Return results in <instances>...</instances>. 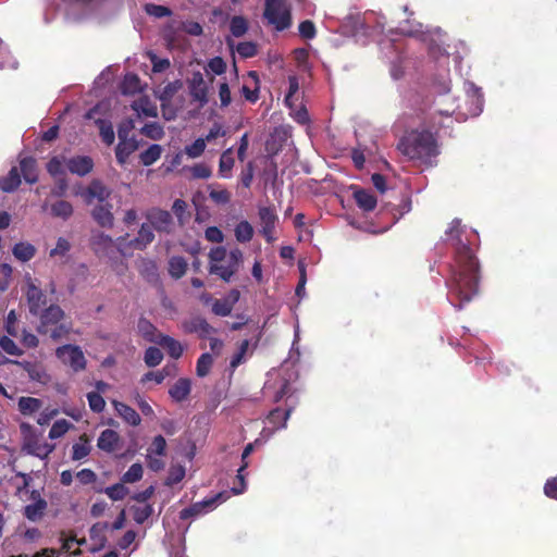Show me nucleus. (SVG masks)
<instances>
[{
  "label": "nucleus",
  "instance_id": "393cba45",
  "mask_svg": "<svg viewBox=\"0 0 557 557\" xmlns=\"http://www.w3.org/2000/svg\"><path fill=\"white\" fill-rule=\"evenodd\" d=\"M21 185V174L16 166H13L7 176L0 178V189L4 193H12Z\"/></svg>",
  "mask_w": 557,
  "mask_h": 557
},
{
  "label": "nucleus",
  "instance_id": "e433bc0d",
  "mask_svg": "<svg viewBox=\"0 0 557 557\" xmlns=\"http://www.w3.org/2000/svg\"><path fill=\"white\" fill-rule=\"evenodd\" d=\"M209 272L211 274L218 275L224 282H230L232 276L237 271H235V267L234 265H231L227 262L226 264L210 263Z\"/></svg>",
  "mask_w": 557,
  "mask_h": 557
},
{
  "label": "nucleus",
  "instance_id": "c756f323",
  "mask_svg": "<svg viewBox=\"0 0 557 557\" xmlns=\"http://www.w3.org/2000/svg\"><path fill=\"white\" fill-rule=\"evenodd\" d=\"M95 124L99 128V135H100L102 141L107 146H111L114 143V139H115V135H114V129H113L112 123L109 120L97 119L95 121Z\"/></svg>",
  "mask_w": 557,
  "mask_h": 557
},
{
  "label": "nucleus",
  "instance_id": "37998d69",
  "mask_svg": "<svg viewBox=\"0 0 557 557\" xmlns=\"http://www.w3.org/2000/svg\"><path fill=\"white\" fill-rule=\"evenodd\" d=\"M131 510L133 512V519L137 524H143L153 513V508L149 504L133 506Z\"/></svg>",
  "mask_w": 557,
  "mask_h": 557
},
{
  "label": "nucleus",
  "instance_id": "b1692460",
  "mask_svg": "<svg viewBox=\"0 0 557 557\" xmlns=\"http://www.w3.org/2000/svg\"><path fill=\"white\" fill-rule=\"evenodd\" d=\"M132 109L137 112L138 116L156 117L158 110L148 97H141L132 103Z\"/></svg>",
  "mask_w": 557,
  "mask_h": 557
},
{
  "label": "nucleus",
  "instance_id": "a18cd8bd",
  "mask_svg": "<svg viewBox=\"0 0 557 557\" xmlns=\"http://www.w3.org/2000/svg\"><path fill=\"white\" fill-rule=\"evenodd\" d=\"M187 203L183 199L174 200L172 205V211L176 216L180 225H184L185 222L189 219V213L187 212Z\"/></svg>",
  "mask_w": 557,
  "mask_h": 557
},
{
  "label": "nucleus",
  "instance_id": "0e129e2a",
  "mask_svg": "<svg viewBox=\"0 0 557 557\" xmlns=\"http://www.w3.org/2000/svg\"><path fill=\"white\" fill-rule=\"evenodd\" d=\"M255 164L249 161L240 172V183L244 187L249 188L253 181Z\"/></svg>",
  "mask_w": 557,
  "mask_h": 557
},
{
  "label": "nucleus",
  "instance_id": "338daca9",
  "mask_svg": "<svg viewBox=\"0 0 557 557\" xmlns=\"http://www.w3.org/2000/svg\"><path fill=\"white\" fill-rule=\"evenodd\" d=\"M207 71L222 75L226 71V63L221 57H214L208 62Z\"/></svg>",
  "mask_w": 557,
  "mask_h": 557
},
{
  "label": "nucleus",
  "instance_id": "4d7b16f0",
  "mask_svg": "<svg viewBox=\"0 0 557 557\" xmlns=\"http://www.w3.org/2000/svg\"><path fill=\"white\" fill-rule=\"evenodd\" d=\"M249 348V341L244 339L240 342L238 351L232 357L230 367L231 369L235 370L243 361L244 357Z\"/></svg>",
  "mask_w": 557,
  "mask_h": 557
},
{
  "label": "nucleus",
  "instance_id": "864d4df0",
  "mask_svg": "<svg viewBox=\"0 0 557 557\" xmlns=\"http://www.w3.org/2000/svg\"><path fill=\"white\" fill-rule=\"evenodd\" d=\"M234 307L231 306L224 298L214 299L212 302V313L218 317H228Z\"/></svg>",
  "mask_w": 557,
  "mask_h": 557
},
{
  "label": "nucleus",
  "instance_id": "1a4fd4ad",
  "mask_svg": "<svg viewBox=\"0 0 557 557\" xmlns=\"http://www.w3.org/2000/svg\"><path fill=\"white\" fill-rule=\"evenodd\" d=\"M146 218L151 226L159 233L170 234L173 230V218L166 210L152 208L147 212Z\"/></svg>",
  "mask_w": 557,
  "mask_h": 557
},
{
  "label": "nucleus",
  "instance_id": "8fccbe9b",
  "mask_svg": "<svg viewBox=\"0 0 557 557\" xmlns=\"http://www.w3.org/2000/svg\"><path fill=\"white\" fill-rule=\"evenodd\" d=\"M140 133L143 135H145L146 137H148L150 139H154V140L161 139L164 134L163 128L157 122H151V123L145 124L141 127Z\"/></svg>",
  "mask_w": 557,
  "mask_h": 557
},
{
  "label": "nucleus",
  "instance_id": "6e6552de",
  "mask_svg": "<svg viewBox=\"0 0 557 557\" xmlns=\"http://www.w3.org/2000/svg\"><path fill=\"white\" fill-rule=\"evenodd\" d=\"M258 215L261 224L260 233L268 243H272L274 238L275 224L278 221L274 207H259Z\"/></svg>",
  "mask_w": 557,
  "mask_h": 557
},
{
  "label": "nucleus",
  "instance_id": "bf43d9fd",
  "mask_svg": "<svg viewBox=\"0 0 557 557\" xmlns=\"http://www.w3.org/2000/svg\"><path fill=\"white\" fill-rule=\"evenodd\" d=\"M146 12L158 18L166 17L172 14L170 8L161 4L149 3L146 5Z\"/></svg>",
  "mask_w": 557,
  "mask_h": 557
},
{
  "label": "nucleus",
  "instance_id": "4be33fe9",
  "mask_svg": "<svg viewBox=\"0 0 557 557\" xmlns=\"http://www.w3.org/2000/svg\"><path fill=\"white\" fill-rule=\"evenodd\" d=\"M111 208V205H99L92 209L91 216L100 226L112 227L114 218Z\"/></svg>",
  "mask_w": 557,
  "mask_h": 557
},
{
  "label": "nucleus",
  "instance_id": "5701e85b",
  "mask_svg": "<svg viewBox=\"0 0 557 557\" xmlns=\"http://www.w3.org/2000/svg\"><path fill=\"white\" fill-rule=\"evenodd\" d=\"M157 344L166 349L170 357L174 359H178L183 355L184 347L182 344L169 335L159 334Z\"/></svg>",
  "mask_w": 557,
  "mask_h": 557
},
{
  "label": "nucleus",
  "instance_id": "20e7f679",
  "mask_svg": "<svg viewBox=\"0 0 557 557\" xmlns=\"http://www.w3.org/2000/svg\"><path fill=\"white\" fill-rule=\"evenodd\" d=\"M263 16L277 32H283L292 25L290 7L286 0H265Z\"/></svg>",
  "mask_w": 557,
  "mask_h": 557
},
{
  "label": "nucleus",
  "instance_id": "f03ea898",
  "mask_svg": "<svg viewBox=\"0 0 557 557\" xmlns=\"http://www.w3.org/2000/svg\"><path fill=\"white\" fill-rule=\"evenodd\" d=\"M398 149L409 159L424 164H431L432 159L440 153L436 138L425 129L406 133L398 143Z\"/></svg>",
  "mask_w": 557,
  "mask_h": 557
},
{
  "label": "nucleus",
  "instance_id": "69168bd1",
  "mask_svg": "<svg viewBox=\"0 0 557 557\" xmlns=\"http://www.w3.org/2000/svg\"><path fill=\"white\" fill-rule=\"evenodd\" d=\"M185 476V469L182 466L173 467L169 471V475L166 478V485H175L180 483Z\"/></svg>",
  "mask_w": 557,
  "mask_h": 557
},
{
  "label": "nucleus",
  "instance_id": "c9c22d12",
  "mask_svg": "<svg viewBox=\"0 0 557 557\" xmlns=\"http://www.w3.org/2000/svg\"><path fill=\"white\" fill-rule=\"evenodd\" d=\"M141 90L140 79L136 74L129 73L124 76L121 84V91L124 95H135Z\"/></svg>",
  "mask_w": 557,
  "mask_h": 557
},
{
  "label": "nucleus",
  "instance_id": "7ed1b4c3",
  "mask_svg": "<svg viewBox=\"0 0 557 557\" xmlns=\"http://www.w3.org/2000/svg\"><path fill=\"white\" fill-rule=\"evenodd\" d=\"M22 436V450L28 455L47 459L55 446L44 440L42 432H38L32 424L22 422L20 424Z\"/></svg>",
  "mask_w": 557,
  "mask_h": 557
},
{
  "label": "nucleus",
  "instance_id": "7c9ffc66",
  "mask_svg": "<svg viewBox=\"0 0 557 557\" xmlns=\"http://www.w3.org/2000/svg\"><path fill=\"white\" fill-rule=\"evenodd\" d=\"M17 406L22 414L30 416L41 408L42 401L39 398L23 396L18 399Z\"/></svg>",
  "mask_w": 557,
  "mask_h": 557
},
{
  "label": "nucleus",
  "instance_id": "a19ab883",
  "mask_svg": "<svg viewBox=\"0 0 557 557\" xmlns=\"http://www.w3.org/2000/svg\"><path fill=\"white\" fill-rule=\"evenodd\" d=\"M213 366V357L209 352H203L197 360L196 373L199 377H205L210 373Z\"/></svg>",
  "mask_w": 557,
  "mask_h": 557
},
{
  "label": "nucleus",
  "instance_id": "5fc2aeb1",
  "mask_svg": "<svg viewBox=\"0 0 557 557\" xmlns=\"http://www.w3.org/2000/svg\"><path fill=\"white\" fill-rule=\"evenodd\" d=\"M87 400H88L89 408L94 412L100 413L104 410L106 401H104L103 397L101 396V394H99L97 392H89L87 394Z\"/></svg>",
  "mask_w": 557,
  "mask_h": 557
},
{
  "label": "nucleus",
  "instance_id": "603ef678",
  "mask_svg": "<svg viewBox=\"0 0 557 557\" xmlns=\"http://www.w3.org/2000/svg\"><path fill=\"white\" fill-rule=\"evenodd\" d=\"M143 466L138 462L133 463L128 470L123 474L122 482L123 483H135L143 478Z\"/></svg>",
  "mask_w": 557,
  "mask_h": 557
},
{
  "label": "nucleus",
  "instance_id": "2f4dec72",
  "mask_svg": "<svg viewBox=\"0 0 557 557\" xmlns=\"http://www.w3.org/2000/svg\"><path fill=\"white\" fill-rule=\"evenodd\" d=\"M89 440L86 434L79 436V441L72 446V460L78 461L90 454Z\"/></svg>",
  "mask_w": 557,
  "mask_h": 557
},
{
  "label": "nucleus",
  "instance_id": "de8ad7c7",
  "mask_svg": "<svg viewBox=\"0 0 557 557\" xmlns=\"http://www.w3.org/2000/svg\"><path fill=\"white\" fill-rule=\"evenodd\" d=\"M163 359L162 351L154 346H150L146 349L144 360L148 367H157Z\"/></svg>",
  "mask_w": 557,
  "mask_h": 557
},
{
  "label": "nucleus",
  "instance_id": "ddd939ff",
  "mask_svg": "<svg viewBox=\"0 0 557 557\" xmlns=\"http://www.w3.org/2000/svg\"><path fill=\"white\" fill-rule=\"evenodd\" d=\"M26 298L29 307V312L38 315L44 307L47 305V296L41 288L36 286L33 282L27 285Z\"/></svg>",
  "mask_w": 557,
  "mask_h": 557
},
{
  "label": "nucleus",
  "instance_id": "0eeeda50",
  "mask_svg": "<svg viewBox=\"0 0 557 557\" xmlns=\"http://www.w3.org/2000/svg\"><path fill=\"white\" fill-rule=\"evenodd\" d=\"M187 85L193 100L197 101L200 107L208 103L209 88L201 72H193L190 78L187 79Z\"/></svg>",
  "mask_w": 557,
  "mask_h": 557
},
{
  "label": "nucleus",
  "instance_id": "aec40b11",
  "mask_svg": "<svg viewBox=\"0 0 557 557\" xmlns=\"http://www.w3.org/2000/svg\"><path fill=\"white\" fill-rule=\"evenodd\" d=\"M354 199L357 206L364 212H371L377 205L376 197L369 190L358 188L354 191Z\"/></svg>",
  "mask_w": 557,
  "mask_h": 557
},
{
  "label": "nucleus",
  "instance_id": "13d9d810",
  "mask_svg": "<svg viewBox=\"0 0 557 557\" xmlns=\"http://www.w3.org/2000/svg\"><path fill=\"white\" fill-rule=\"evenodd\" d=\"M0 347L3 351L12 356H21L23 354V350L16 345V343L8 336L1 337Z\"/></svg>",
  "mask_w": 557,
  "mask_h": 557
},
{
  "label": "nucleus",
  "instance_id": "423d86ee",
  "mask_svg": "<svg viewBox=\"0 0 557 557\" xmlns=\"http://www.w3.org/2000/svg\"><path fill=\"white\" fill-rule=\"evenodd\" d=\"M225 492H220L212 497L206 498L201 502L191 504L189 507L184 508L180 511V519L187 520L195 518L212 510L218 504H221L227 499Z\"/></svg>",
  "mask_w": 557,
  "mask_h": 557
},
{
  "label": "nucleus",
  "instance_id": "f257e3e1",
  "mask_svg": "<svg viewBox=\"0 0 557 557\" xmlns=\"http://www.w3.org/2000/svg\"><path fill=\"white\" fill-rule=\"evenodd\" d=\"M462 233L460 220L454 219L446 235L455 246V264L451 265L450 278L446 284L450 293L456 295L459 300L458 309H461L463 304L469 302L478 294L480 282L478 258L473 249L462 242Z\"/></svg>",
  "mask_w": 557,
  "mask_h": 557
},
{
  "label": "nucleus",
  "instance_id": "49530a36",
  "mask_svg": "<svg viewBox=\"0 0 557 557\" xmlns=\"http://www.w3.org/2000/svg\"><path fill=\"white\" fill-rule=\"evenodd\" d=\"M209 197L216 205H226L231 201V193L225 189H214L213 185L208 186Z\"/></svg>",
  "mask_w": 557,
  "mask_h": 557
},
{
  "label": "nucleus",
  "instance_id": "c85d7f7f",
  "mask_svg": "<svg viewBox=\"0 0 557 557\" xmlns=\"http://www.w3.org/2000/svg\"><path fill=\"white\" fill-rule=\"evenodd\" d=\"M73 212L72 203L66 200H58L50 206V213L54 218L67 220L73 215Z\"/></svg>",
  "mask_w": 557,
  "mask_h": 557
},
{
  "label": "nucleus",
  "instance_id": "6ab92c4d",
  "mask_svg": "<svg viewBox=\"0 0 557 557\" xmlns=\"http://www.w3.org/2000/svg\"><path fill=\"white\" fill-rule=\"evenodd\" d=\"M119 442V433L114 430L106 429L100 433L97 441V446L103 451L112 453L116 449Z\"/></svg>",
  "mask_w": 557,
  "mask_h": 557
},
{
  "label": "nucleus",
  "instance_id": "2eb2a0df",
  "mask_svg": "<svg viewBox=\"0 0 557 557\" xmlns=\"http://www.w3.org/2000/svg\"><path fill=\"white\" fill-rule=\"evenodd\" d=\"M153 230L150 223L141 224L137 236L129 242V246L134 249L144 250L154 239Z\"/></svg>",
  "mask_w": 557,
  "mask_h": 557
},
{
  "label": "nucleus",
  "instance_id": "e2e57ef3",
  "mask_svg": "<svg viewBox=\"0 0 557 557\" xmlns=\"http://www.w3.org/2000/svg\"><path fill=\"white\" fill-rule=\"evenodd\" d=\"M193 178H209L212 175V170L205 163H197L189 169Z\"/></svg>",
  "mask_w": 557,
  "mask_h": 557
},
{
  "label": "nucleus",
  "instance_id": "a211bd4d",
  "mask_svg": "<svg viewBox=\"0 0 557 557\" xmlns=\"http://www.w3.org/2000/svg\"><path fill=\"white\" fill-rule=\"evenodd\" d=\"M21 175L28 184L38 182V168L37 161L33 157H24L20 160Z\"/></svg>",
  "mask_w": 557,
  "mask_h": 557
},
{
  "label": "nucleus",
  "instance_id": "f704fd0d",
  "mask_svg": "<svg viewBox=\"0 0 557 557\" xmlns=\"http://www.w3.org/2000/svg\"><path fill=\"white\" fill-rule=\"evenodd\" d=\"M187 271V262L184 257L173 256L169 260V273L173 278H181Z\"/></svg>",
  "mask_w": 557,
  "mask_h": 557
},
{
  "label": "nucleus",
  "instance_id": "bb28decb",
  "mask_svg": "<svg viewBox=\"0 0 557 557\" xmlns=\"http://www.w3.org/2000/svg\"><path fill=\"white\" fill-rule=\"evenodd\" d=\"M137 329L139 334L150 343H156L159 339V334H157V327L146 318L141 317L138 320Z\"/></svg>",
  "mask_w": 557,
  "mask_h": 557
},
{
  "label": "nucleus",
  "instance_id": "473e14b6",
  "mask_svg": "<svg viewBox=\"0 0 557 557\" xmlns=\"http://www.w3.org/2000/svg\"><path fill=\"white\" fill-rule=\"evenodd\" d=\"M292 408L289 409H281L275 408L270 411L268 414L269 423L273 424L276 429H282L286 426V422L290 416Z\"/></svg>",
  "mask_w": 557,
  "mask_h": 557
},
{
  "label": "nucleus",
  "instance_id": "9d476101",
  "mask_svg": "<svg viewBox=\"0 0 557 557\" xmlns=\"http://www.w3.org/2000/svg\"><path fill=\"white\" fill-rule=\"evenodd\" d=\"M40 321L37 326V332L39 334H47L48 329L51 325H54L58 322H61L65 319L64 310L58 305H50L48 308H45L40 311Z\"/></svg>",
  "mask_w": 557,
  "mask_h": 557
},
{
  "label": "nucleus",
  "instance_id": "412c9836",
  "mask_svg": "<svg viewBox=\"0 0 557 557\" xmlns=\"http://www.w3.org/2000/svg\"><path fill=\"white\" fill-rule=\"evenodd\" d=\"M190 391H191L190 380L186 379V377H181L169 389V394L174 401L182 403L189 396Z\"/></svg>",
  "mask_w": 557,
  "mask_h": 557
},
{
  "label": "nucleus",
  "instance_id": "dca6fc26",
  "mask_svg": "<svg viewBox=\"0 0 557 557\" xmlns=\"http://www.w3.org/2000/svg\"><path fill=\"white\" fill-rule=\"evenodd\" d=\"M112 405L117 412V414L129 425L132 426H138L141 422V418L138 414V412L132 408L131 406L119 401L113 400Z\"/></svg>",
  "mask_w": 557,
  "mask_h": 557
},
{
  "label": "nucleus",
  "instance_id": "4c0bfd02",
  "mask_svg": "<svg viewBox=\"0 0 557 557\" xmlns=\"http://www.w3.org/2000/svg\"><path fill=\"white\" fill-rule=\"evenodd\" d=\"M162 147L158 144H153L140 153L139 159L145 166H149L160 159Z\"/></svg>",
  "mask_w": 557,
  "mask_h": 557
},
{
  "label": "nucleus",
  "instance_id": "a878e982",
  "mask_svg": "<svg viewBox=\"0 0 557 557\" xmlns=\"http://www.w3.org/2000/svg\"><path fill=\"white\" fill-rule=\"evenodd\" d=\"M47 507L48 503L46 499H38L36 503L24 507V516L29 521L36 522L44 517Z\"/></svg>",
  "mask_w": 557,
  "mask_h": 557
},
{
  "label": "nucleus",
  "instance_id": "f8f14e48",
  "mask_svg": "<svg viewBox=\"0 0 557 557\" xmlns=\"http://www.w3.org/2000/svg\"><path fill=\"white\" fill-rule=\"evenodd\" d=\"M111 189L106 186L102 181L98 178L91 180L86 189L82 193V196L86 203H91L94 200L103 202L111 196Z\"/></svg>",
  "mask_w": 557,
  "mask_h": 557
},
{
  "label": "nucleus",
  "instance_id": "4468645a",
  "mask_svg": "<svg viewBox=\"0 0 557 557\" xmlns=\"http://www.w3.org/2000/svg\"><path fill=\"white\" fill-rule=\"evenodd\" d=\"M67 170L77 176L88 175L95 166L94 160L89 156H74L65 161Z\"/></svg>",
  "mask_w": 557,
  "mask_h": 557
},
{
  "label": "nucleus",
  "instance_id": "ea45409f",
  "mask_svg": "<svg viewBox=\"0 0 557 557\" xmlns=\"http://www.w3.org/2000/svg\"><path fill=\"white\" fill-rule=\"evenodd\" d=\"M235 237L239 243H248L253 237V227L248 221H240L235 227Z\"/></svg>",
  "mask_w": 557,
  "mask_h": 557
},
{
  "label": "nucleus",
  "instance_id": "774afa93",
  "mask_svg": "<svg viewBox=\"0 0 557 557\" xmlns=\"http://www.w3.org/2000/svg\"><path fill=\"white\" fill-rule=\"evenodd\" d=\"M166 442L162 435H157L152 440L151 446L148 449L149 454H156L158 456H162L165 454Z\"/></svg>",
  "mask_w": 557,
  "mask_h": 557
},
{
  "label": "nucleus",
  "instance_id": "6e6d98bb",
  "mask_svg": "<svg viewBox=\"0 0 557 557\" xmlns=\"http://www.w3.org/2000/svg\"><path fill=\"white\" fill-rule=\"evenodd\" d=\"M236 51L242 58L248 59L258 53V47L252 41H243L237 45Z\"/></svg>",
  "mask_w": 557,
  "mask_h": 557
},
{
  "label": "nucleus",
  "instance_id": "39448f33",
  "mask_svg": "<svg viewBox=\"0 0 557 557\" xmlns=\"http://www.w3.org/2000/svg\"><path fill=\"white\" fill-rule=\"evenodd\" d=\"M55 356L74 372L86 369L87 360L82 348L77 345L66 344L55 349Z\"/></svg>",
  "mask_w": 557,
  "mask_h": 557
},
{
  "label": "nucleus",
  "instance_id": "72a5a7b5",
  "mask_svg": "<svg viewBox=\"0 0 557 557\" xmlns=\"http://www.w3.org/2000/svg\"><path fill=\"white\" fill-rule=\"evenodd\" d=\"M13 255L22 262H27L36 255V248L29 243H17L13 247Z\"/></svg>",
  "mask_w": 557,
  "mask_h": 557
},
{
  "label": "nucleus",
  "instance_id": "c03bdc74",
  "mask_svg": "<svg viewBox=\"0 0 557 557\" xmlns=\"http://www.w3.org/2000/svg\"><path fill=\"white\" fill-rule=\"evenodd\" d=\"M230 30L233 36L242 37L248 30V23L244 16H233L230 22Z\"/></svg>",
  "mask_w": 557,
  "mask_h": 557
},
{
  "label": "nucleus",
  "instance_id": "cd10ccee",
  "mask_svg": "<svg viewBox=\"0 0 557 557\" xmlns=\"http://www.w3.org/2000/svg\"><path fill=\"white\" fill-rule=\"evenodd\" d=\"M235 159L233 157V149L228 148L222 152L219 161V175L223 178L231 176V172L234 168Z\"/></svg>",
  "mask_w": 557,
  "mask_h": 557
},
{
  "label": "nucleus",
  "instance_id": "58836bf2",
  "mask_svg": "<svg viewBox=\"0 0 557 557\" xmlns=\"http://www.w3.org/2000/svg\"><path fill=\"white\" fill-rule=\"evenodd\" d=\"M48 330L49 331L47 332L46 335H48L54 342H58L62 338H65L71 333L72 322L65 321V319H64L61 321V323L58 326H55V329L49 327Z\"/></svg>",
  "mask_w": 557,
  "mask_h": 557
},
{
  "label": "nucleus",
  "instance_id": "3c124183",
  "mask_svg": "<svg viewBox=\"0 0 557 557\" xmlns=\"http://www.w3.org/2000/svg\"><path fill=\"white\" fill-rule=\"evenodd\" d=\"M71 426L72 424L65 419L57 420L49 431V438L57 440L62 437Z\"/></svg>",
  "mask_w": 557,
  "mask_h": 557
},
{
  "label": "nucleus",
  "instance_id": "052dcab7",
  "mask_svg": "<svg viewBox=\"0 0 557 557\" xmlns=\"http://www.w3.org/2000/svg\"><path fill=\"white\" fill-rule=\"evenodd\" d=\"M206 149V140L197 138L191 145L185 148L186 154L190 158L200 157Z\"/></svg>",
  "mask_w": 557,
  "mask_h": 557
},
{
  "label": "nucleus",
  "instance_id": "09e8293b",
  "mask_svg": "<svg viewBox=\"0 0 557 557\" xmlns=\"http://www.w3.org/2000/svg\"><path fill=\"white\" fill-rule=\"evenodd\" d=\"M182 88L181 81H174L166 84L159 95V99L162 103L171 101L174 95Z\"/></svg>",
  "mask_w": 557,
  "mask_h": 557
},
{
  "label": "nucleus",
  "instance_id": "9b49d317",
  "mask_svg": "<svg viewBox=\"0 0 557 557\" xmlns=\"http://www.w3.org/2000/svg\"><path fill=\"white\" fill-rule=\"evenodd\" d=\"M182 327L185 333L197 334L199 338H207L209 334L216 332V330L208 323V321L200 317L195 315L182 322Z\"/></svg>",
  "mask_w": 557,
  "mask_h": 557
},
{
  "label": "nucleus",
  "instance_id": "79ce46f5",
  "mask_svg": "<svg viewBox=\"0 0 557 557\" xmlns=\"http://www.w3.org/2000/svg\"><path fill=\"white\" fill-rule=\"evenodd\" d=\"M97 492H104L108 495V497L111 498L112 500H122L127 495L128 490L122 482L108 486L104 490H97Z\"/></svg>",
  "mask_w": 557,
  "mask_h": 557
},
{
  "label": "nucleus",
  "instance_id": "f3484780",
  "mask_svg": "<svg viewBox=\"0 0 557 557\" xmlns=\"http://www.w3.org/2000/svg\"><path fill=\"white\" fill-rule=\"evenodd\" d=\"M138 149V141L135 136L125 138L124 140L119 139V144L115 148V157L120 164H124L128 157Z\"/></svg>",
  "mask_w": 557,
  "mask_h": 557
},
{
  "label": "nucleus",
  "instance_id": "680f3d73",
  "mask_svg": "<svg viewBox=\"0 0 557 557\" xmlns=\"http://www.w3.org/2000/svg\"><path fill=\"white\" fill-rule=\"evenodd\" d=\"M298 30L304 39H312L317 35L314 23L310 20L302 21L298 26Z\"/></svg>",
  "mask_w": 557,
  "mask_h": 557
}]
</instances>
